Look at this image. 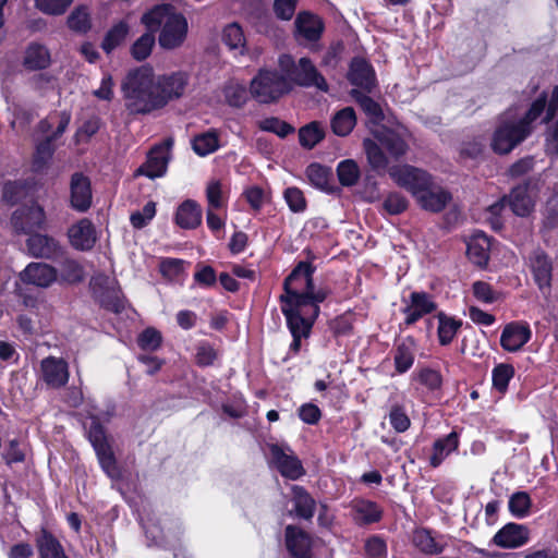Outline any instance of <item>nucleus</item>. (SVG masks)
Wrapping results in <instances>:
<instances>
[{
    "mask_svg": "<svg viewBox=\"0 0 558 558\" xmlns=\"http://www.w3.org/2000/svg\"><path fill=\"white\" fill-rule=\"evenodd\" d=\"M313 272L311 264L301 262L284 280V293L280 296L281 311L293 338L290 351L294 354L300 351L302 339L310 337L319 304L328 295L326 289L314 286Z\"/></svg>",
    "mask_w": 558,
    "mask_h": 558,
    "instance_id": "nucleus-1",
    "label": "nucleus"
},
{
    "mask_svg": "<svg viewBox=\"0 0 558 558\" xmlns=\"http://www.w3.org/2000/svg\"><path fill=\"white\" fill-rule=\"evenodd\" d=\"M545 108H547L545 120L554 119L558 111V86L553 88L548 100L545 95H542L523 116L513 110L505 112L499 118L492 136L493 150L500 155L510 153L530 135L533 122L541 117Z\"/></svg>",
    "mask_w": 558,
    "mask_h": 558,
    "instance_id": "nucleus-2",
    "label": "nucleus"
},
{
    "mask_svg": "<svg viewBox=\"0 0 558 558\" xmlns=\"http://www.w3.org/2000/svg\"><path fill=\"white\" fill-rule=\"evenodd\" d=\"M125 108L132 114H147L160 109L155 74L149 66L131 71L122 83Z\"/></svg>",
    "mask_w": 558,
    "mask_h": 558,
    "instance_id": "nucleus-3",
    "label": "nucleus"
},
{
    "mask_svg": "<svg viewBox=\"0 0 558 558\" xmlns=\"http://www.w3.org/2000/svg\"><path fill=\"white\" fill-rule=\"evenodd\" d=\"M142 24L150 32L160 31L158 41L163 49L180 47L187 35L186 19L170 4H158L143 14Z\"/></svg>",
    "mask_w": 558,
    "mask_h": 558,
    "instance_id": "nucleus-4",
    "label": "nucleus"
},
{
    "mask_svg": "<svg viewBox=\"0 0 558 558\" xmlns=\"http://www.w3.org/2000/svg\"><path fill=\"white\" fill-rule=\"evenodd\" d=\"M279 69L289 80L290 89L294 84L305 87H316L322 92L328 90V84L317 71L312 61L301 58L298 63L289 54H282L278 60Z\"/></svg>",
    "mask_w": 558,
    "mask_h": 558,
    "instance_id": "nucleus-5",
    "label": "nucleus"
},
{
    "mask_svg": "<svg viewBox=\"0 0 558 558\" xmlns=\"http://www.w3.org/2000/svg\"><path fill=\"white\" fill-rule=\"evenodd\" d=\"M290 84L286 74L280 71L260 69L252 78L250 93L260 104H269L289 93Z\"/></svg>",
    "mask_w": 558,
    "mask_h": 558,
    "instance_id": "nucleus-6",
    "label": "nucleus"
},
{
    "mask_svg": "<svg viewBox=\"0 0 558 558\" xmlns=\"http://www.w3.org/2000/svg\"><path fill=\"white\" fill-rule=\"evenodd\" d=\"M267 459L270 468L276 469L283 477L298 480L304 474L300 459L287 444H267Z\"/></svg>",
    "mask_w": 558,
    "mask_h": 558,
    "instance_id": "nucleus-7",
    "label": "nucleus"
},
{
    "mask_svg": "<svg viewBox=\"0 0 558 558\" xmlns=\"http://www.w3.org/2000/svg\"><path fill=\"white\" fill-rule=\"evenodd\" d=\"M389 175L396 184L409 191L415 199L432 179L424 170L409 165L391 167Z\"/></svg>",
    "mask_w": 558,
    "mask_h": 558,
    "instance_id": "nucleus-8",
    "label": "nucleus"
},
{
    "mask_svg": "<svg viewBox=\"0 0 558 558\" xmlns=\"http://www.w3.org/2000/svg\"><path fill=\"white\" fill-rule=\"evenodd\" d=\"M94 293L104 307L117 314L125 308V302L121 295V291L113 278L105 275L93 277L90 282Z\"/></svg>",
    "mask_w": 558,
    "mask_h": 558,
    "instance_id": "nucleus-9",
    "label": "nucleus"
},
{
    "mask_svg": "<svg viewBox=\"0 0 558 558\" xmlns=\"http://www.w3.org/2000/svg\"><path fill=\"white\" fill-rule=\"evenodd\" d=\"M376 140L389 151V154L399 158L404 155L408 148L405 136L408 131L402 125H397L396 129H388L386 126H378L374 131Z\"/></svg>",
    "mask_w": 558,
    "mask_h": 558,
    "instance_id": "nucleus-10",
    "label": "nucleus"
},
{
    "mask_svg": "<svg viewBox=\"0 0 558 558\" xmlns=\"http://www.w3.org/2000/svg\"><path fill=\"white\" fill-rule=\"evenodd\" d=\"M157 96L160 98V109L169 101L180 98L185 89L187 78L183 73H172L156 77Z\"/></svg>",
    "mask_w": 558,
    "mask_h": 558,
    "instance_id": "nucleus-11",
    "label": "nucleus"
},
{
    "mask_svg": "<svg viewBox=\"0 0 558 558\" xmlns=\"http://www.w3.org/2000/svg\"><path fill=\"white\" fill-rule=\"evenodd\" d=\"M530 541V529L524 524L508 523L493 537V543L507 549L519 548Z\"/></svg>",
    "mask_w": 558,
    "mask_h": 558,
    "instance_id": "nucleus-12",
    "label": "nucleus"
},
{
    "mask_svg": "<svg viewBox=\"0 0 558 558\" xmlns=\"http://www.w3.org/2000/svg\"><path fill=\"white\" fill-rule=\"evenodd\" d=\"M529 265L534 282L544 295L548 294L553 277L551 260L544 252L535 251L530 256Z\"/></svg>",
    "mask_w": 558,
    "mask_h": 558,
    "instance_id": "nucleus-13",
    "label": "nucleus"
},
{
    "mask_svg": "<svg viewBox=\"0 0 558 558\" xmlns=\"http://www.w3.org/2000/svg\"><path fill=\"white\" fill-rule=\"evenodd\" d=\"M532 331L526 323L513 322L507 324L500 336V345L505 351L517 352L530 341Z\"/></svg>",
    "mask_w": 558,
    "mask_h": 558,
    "instance_id": "nucleus-14",
    "label": "nucleus"
},
{
    "mask_svg": "<svg viewBox=\"0 0 558 558\" xmlns=\"http://www.w3.org/2000/svg\"><path fill=\"white\" fill-rule=\"evenodd\" d=\"M169 159V147L166 145L156 146L149 151L146 162L136 170L135 174L145 175L149 179L161 178L167 172Z\"/></svg>",
    "mask_w": 558,
    "mask_h": 558,
    "instance_id": "nucleus-15",
    "label": "nucleus"
},
{
    "mask_svg": "<svg viewBox=\"0 0 558 558\" xmlns=\"http://www.w3.org/2000/svg\"><path fill=\"white\" fill-rule=\"evenodd\" d=\"M436 303L433 298L426 292L414 291L405 301L403 313L405 315L404 323L412 325L424 315H427L436 310Z\"/></svg>",
    "mask_w": 558,
    "mask_h": 558,
    "instance_id": "nucleus-16",
    "label": "nucleus"
},
{
    "mask_svg": "<svg viewBox=\"0 0 558 558\" xmlns=\"http://www.w3.org/2000/svg\"><path fill=\"white\" fill-rule=\"evenodd\" d=\"M70 244L78 251H89L94 247L97 236L94 225L84 218L71 226L68 230Z\"/></svg>",
    "mask_w": 558,
    "mask_h": 558,
    "instance_id": "nucleus-17",
    "label": "nucleus"
},
{
    "mask_svg": "<svg viewBox=\"0 0 558 558\" xmlns=\"http://www.w3.org/2000/svg\"><path fill=\"white\" fill-rule=\"evenodd\" d=\"M286 545L293 558H313L312 537L296 526L289 525L286 529Z\"/></svg>",
    "mask_w": 558,
    "mask_h": 558,
    "instance_id": "nucleus-18",
    "label": "nucleus"
},
{
    "mask_svg": "<svg viewBox=\"0 0 558 558\" xmlns=\"http://www.w3.org/2000/svg\"><path fill=\"white\" fill-rule=\"evenodd\" d=\"M348 78L352 85L365 92H372L376 86L375 71L363 58H354L351 61Z\"/></svg>",
    "mask_w": 558,
    "mask_h": 558,
    "instance_id": "nucleus-19",
    "label": "nucleus"
},
{
    "mask_svg": "<svg viewBox=\"0 0 558 558\" xmlns=\"http://www.w3.org/2000/svg\"><path fill=\"white\" fill-rule=\"evenodd\" d=\"M11 221L17 231L29 232L44 225L45 211L39 205L32 204L29 207L15 210Z\"/></svg>",
    "mask_w": 558,
    "mask_h": 558,
    "instance_id": "nucleus-20",
    "label": "nucleus"
},
{
    "mask_svg": "<svg viewBox=\"0 0 558 558\" xmlns=\"http://www.w3.org/2000/svg\"><path fill=\"white\" fill-rule=\"evenodd\" d=\"M490 248L492 241L484 232H475L466 241V255L470 262L481 268L487 266Z\"/></svg>",
    "mask_w": 558,
    "mask_h": 558,
    "instance_id": "nucleus-21",
    "label": "nucleus"
},
{
    "mask_svg": "<svg viewBox=\"0 0 558 558\" xmlns=\"http://www.w3.org/2000/svg\"><path fill=\"white\" fill-rule=\"evenodd\" d=\"M25 283L47 288L57 280V270L44 263L29 264L20 275Z\"/></svg>",
    "mask_w": 558,
    "mask_h": 558,
    "instance_id": "nucleus-22",
    "label": "nucleus"
},
{
    "mask_svg": "<svg viewBox=\"0 0 558 558\" xmlns=\"http://www.w3.org/2000/svg\"><path fill=\"white\" fill-rule=\"evenodd\" d=\"M71 205L77 211H86L92 205V187L88 178L75 173L71 179Z\"/></svg>",
    "mask_w": 558,
    "mask_h": 558,
    "instance_id": "nucleus-23",
    "label": "nucleus"
},
{
    "mask_svg": "<svg viewBox=\"0 0 558 558\" xmlns=\"http://www.w3.org/2000/svg\"><path fill=\"white\" fill-rule=\"evenodd\" d=\"M450 199V194L441 187L434 185L430 179L422 194L417 196L416 202L425 210L437 213L442 210Z\"/></svg>",
    "mask_w": 558,
    "mask_h": 558,
    "instance_id": "nucleus-24",
    "label": "nucleus"
},
{
    "mask_svg": "<svg viewBox=\"0 0 558 558\" xmlns=\"http://www.w3.org/2000/svg\"><path fill=\"white\" fill-rule=\"evenodd\" d=\"M44 380L52 387H61L69 380L68 364L62 359L46 357L41 361Z\"/></svg>",
    "mask_w": 558,
    "mask_h": 558,
    "instance_id": "nucleus-25",
    "label": "nucleus"
},
{
    "mask_svg": "<svg viewBox=\"0 0 558 558\" xmlns=\"http://www.w3.org/2000/svg\"><path fill=\"white\" fill-rule=\"evenodd\" d=\"M27 247L35 257L52 259L62 255L60 244L53 238L44 234L31 235L27 240Z\"/></svg>",
    "mask_w": 558,
    "mask_h": 558,
    "instance_id": "nucleus-26",
    "label": "nucleus"
},
{
    "mask_svg": "<svg viewBox=\"0 0 558 558\" xmlns=\"http://www.w3.org/2000/svg\"><path fill=\"white\" fill-rule=\"evenodd\" d=\"M459 444V434L456 430L436 439L429 457L430 465L433 468L439 466L452 452L458 450Z\"/></svg>",
    "mask_w": 558,
    "mask_h": 558,
    "instance_id": "nucleus-27",
    "label": "nucleus"
},
{
    "mask_svg": "<svg viewBox=\"0 0 558 558\" xmlns=\"http://www.w3.org/2000/svg\"><path fill=\"white\" fill-rule=\"evenodd\" d=\"M412 542L417 549L428 555L440 554L448 545V541L444 535H433L424 529L414 531Z\"/></svg>",
    "mask_w": 558,
    "mask_h": 558,
    "instance_id": "nucleus-28",
    "label": "nucleus"
},
{
    "mask_svg": "<svg viewBox=\"0 0 558 558\" xmlns=\"http://www.w3.org/2000/svg\"><path fill=\"white\" fill-rule=\"evenodd\" d=\"M296 33L307 41H316L324 29L322 20L312 13L302 12L295 20Z\"/></svg>",
    "mask_w": 558,
    "mask_h": 558,
    "instance_id": "nucleus-29",
    "label": "nucleus"
},
{
    "mask_svg": "<svg viewBox=\"0 0 558 558\" xmlns=\"http://www.w3.org/2000/svg\"><path fill=\"white\" fill-rule=\"evenodd\" d=\"M508 204L517 216L525 217L534 208V198L530 193L527 185L514 187L508 196Z\"/></svg>",
    "mask_w": 558,
    "mask_h": 558,
    "instance_id": "nucleus-30",
    "label": "nucleus"
},
{
    "mask_svg": "<svg viewBox=\"0 0 558 558\" xmlns=\"http://www.w3.org/2000/svg\"><path fill=\"white\" fill-rule=\"evenodd\" d=\"M352 519L356 524L365 525L378 522L381 518V509L369 500H354L352 502Z\"/></svg>",
    "mask_w": 558,
    "mask_h": 558,
    "instance_id": "nucleus-31",
    "label": "nucleus"
},
{
    "mask_svg": "<svg viewBox=\"0 0 558 558\" xmlns=\"http://www.w3.org/2000/svg\"><path fill=\"white\" fill-rule=\"evenodd\" d=\"M147 539L155 545L167 547L168 549L178 550L182 548L181 532H168L163 535V530L157 524L144 525Z\"/></svg>",
    "mask_w": 558,
    "mask_h": 558,
    "instance_id": "nucleus-32",
    "label": "nucleus"
},
{
    "mask_svg": "<svg viewBox=\"0 0 558 558\" xmlns=\"http://www.w3.org/2000/svg\"><path fill=\"white\" fill-rule=\"evenodd\" d=\"M175 222L183 229H193L202 222V211L196 202L187 199L177 209Z\"/></svg>",
    "mask_w": 558,
    "mask_h": 558,
    "instance_id": "nucleus-33",
    "label": "nucleus"
},
{
    "mask_svg": "<svg viewBox=\"0 0 558 558\" xmlns=\"http://www.w3.org/2000/svg\"><path fill=\"white\" fill-rule=\"evenodd\" d=\"M292 501L294 509L291 513L304 520H310L314 515L315 500L310 494L301 486H292Z\"/></svg>",
    "mask_w": 558,
    "mask_h": 558,
    "instance_id": "nucleus-34",
    "label": "nucleus"
},
{
    "mask_svg": "<svg viewBox=\"0 0 558 558\" xmlns=\"http://www.w3.org/2000/svg\"><path fill=\"white\" fill-rule=\"evenodd\" d=\"M416 343L412 337L403 339L396 349L395 365L396 369L402 374L408 372L414 363Z\"/></svg>",
    "mask_w": 558,
    "mask_h": 558,
    "instance_id": "nucleus-35",
    "label": "nucleus"
},
{
    "mask_svg": "<svg viewBox=\"0 0 558 558\" xmlns=\"http://www.w3.org/2000/svg\"><path fill=\"white\" fill-rule=\"evenodd\" d=\"M356 125V114L353 108L345 107L337 111L331 120L330 128L337 136H348Z\"/></svg>",
    "mask_w": 558,
    "mask_h": 558,
    "instance_id": "nucleus-36",
    "label": "nucleus"
},
{
    "mask_svg": "<svg viewBox=\"0 0 558 558\" xmlns=\"http://www.w3.org/2000/svg\"><path fill=\"white\" fill-rule=\"evenodd\" d=\"M50 64L48 49L39 44H31L25 50L23 65L31 71L46 69Z\"/></svg>",
    "mask_w": 558,
    "mask_h": 558,
    "instance_id": "nucleus-37",
    "label": "nucleus"
},
{
    "mask_svg": "<svg viewBox=\"0 0 558 558\" xmlns=\"http://www.w3.org/2000/svg\"><path fill=\"white\" fill-rule=\"evenodd\" d=\"M39 558H68L61 544L47 531L37 538Z\"/></svg>",
    "mask_w": 558,
    "mask_h": 558,
    "instance_id": "nucleus-38",
    "label": "nucleus"
},
{
    "mask_svg": "<svg viewBox=\"0 0 558 558\" xmlns=\"http://www.w3.org/2000/svg\"><path fill=\"white\" fill-rule=\"evenodd\" d=\"M225 99L232 107H241L248 99L246 85L235 78L229 80L222 89Z\"/></svg>",
    "mask_w": 558,
    "mask_h": 558,
    "instance_id": "nucleus-39",
    "label": "nucleus"
},
{
    "mask_svg": "<svg viewBox=\"0 0 558 558\" xmlns=\"http://www.w3.org/2000/svg\"><path fill=\"white\" fill-rule=\"evenodd\" d=\"M219 146V134L214 130L201 133L192 141L195 154L202 157L215 153Z\"/></svg>",
    "mask_w": 558,
    "mask_h": 558,
    "instance_id": "nucleus-40",
    "label": "nucleus"
},
{
    "mask_svg": "<svg viewBox=\"0 0 558 558\" xmlns=\"http://www.w3.org/2000/svg\"><path fill=\"white\" fill-rule=\"evenodd\" d=\"M222 40L231 50H234L241 54L245 50V35L242 27L236 23L229 24L225 27Z\"/></svg>",
    "mask_w": 558,
    "mask_h": 558,
    "instance_id": "nucleus-41",
    "label": "nucleus"
},
{
    "mask_svg": "<svg viewBox=\"0 0 558 558\" xmlns=\"http://www.w3.org/2000/svg\"><path fill=\"white\" fill-rule=\"evenodd\" d=\"M324 136V129L318 122H311L299 130L300 144L307 149L315 147Z\"/></svg>",
    "mask_w": 558,
    "mask_h": 558,
    "instance_id": "nucleus-42",
    "label": "nucleus"
},
{
    "mask_svg": "<svg viewBox=\"0 0 558 558\" xmlns=\"http://www.w3.org/2000/svg\"><path fill=\"white\" fill-rule=\"evenodd\" d=\"M438 339L440 344L447 345L449 344L456 337L459 328L461 327V322L457 320L452 317H449L442 313L438 314Z\"/></svg>",
    "mask_w": 558,
    "mask_h": 558,
    "instance_id": "nucleus-43",
    "label": "nucleus"
},
{
    "mask_svg": "<svg viewBox=\"0 0 558 558\" xmlns=\"http://www.w3.org/2000/svg\"><path fill=\"white\" fill-rule=\"evenodd\" d=\"M337 174L342 185L352 186L360 178V169L354 160L345 159L339 162L337 167Z\"/></svg>",
    "mask_w": 558,
    "mask_h": 558,
    "instance_id": "nucleus-44",
    "label": "nucleus"
},
{
    "mask_svg": "<svg viewBox=\"0 0 558 558\" xmlns=\"http://www.w3.org/2000/svg\"><path fill=\"white\" fill-rule=\"evenodd\" d=\"M532 501L527 493H514L509 499V510L518 519H523L530 514Z\"/></svg>",
    "mask_w": 558,
    "mask_h": 558,
    "instance_id": "nucleus-45",
    "label": "nucleus"
},
{
    "mask_svg": "<svg viewBox=\"0 0 558 558\" xmlns=\"http://www.w3.org/2000/svg\"><path fill=\"white\" fill-rule=\"evenodd\" d=\"M154 32L147 29L131 47V54L137 61H143L149 57L153 47L155 46Z\"/></svg>",
    "mask_w": 558,
    "mask_h": 558,
    "instance_id": "nucleus-46",
    "label": "nucleus"
},
{
    "mask_svg": "<svg viewBox=\"0 0 558 558\" xmlns=\"http://www.w3.org/2000/svg\"><path fill=\"white\" fill-rule=\"evenodd\" d=\"M310 183L319 189L327 190L329 185L330 170L319 163H311L306 169Z\"/></svg>",
    "mask_w": 558,
    "mask_h": 558,
    "instance_id": "nucleus-47",
    "label": "nucleus"
},
{
    "mask_svg": "<svg viewBox=\"0 0 558 558\" xmlns=\"http://www.w3.org/2000/svg\"><path fill=\"white\" fill-rule=\"evenodd\" d=\"M363 146L367 156V160L373 169H385L388 166V159L386 155L373 140H364Z\"/></svg>",
    "mask_w": 558,
    "mask_h": 558,
    "instance_id": "nucleus-48",
    "label": "nucleus"
},
{
    "mask_svg": "<svg viewBox=\"0 0 558 558\" xmlns=\"http://www.w3.org/2000/svg\"><path fill=\"white\" fill-rule=\"evenodd\" d=\"M161 342V332L154 327H147L137 337V344L144 351H157L160 348Z\"/></svg>",
    "mask_w": 558,
    "mask_h": 558,
    "instance_id": "nucleus-49",
    "label": "nucleus"
},
{
    "mask_svg": "<svg viewBox=\"0 0 558 558\" xmlns=\"http://www.w3.org/2000/svg\"><path fill=\"white\" fill-rule=\"evenodd\" d=\"M352 96L374 123H379L383 120L381 108L375 100L357 90H352Z\"/></svg>",
    "mask_w": 558,
    "mask_h": 558,
    "instance_id": "nucleus-50",
    "label": "nucleus"
},
{
    "mask_svg": "<svg viewBox=\"0 0 558 558\" xmlns=\"http://www.w3.org/2000/svg\"><path fill=\"white\" fill-rule=\"evenodd\" d=\"M414 378L428 390L435 391L441 388L442 376L436 369L423 367L413 374Z\"/></svg>",
    "mask_w": 558,
    "mask_h": 558,
    "instance_id": "nucleus-51",
    "label": "nucleus"
},
{
    "mask_svg": "<svg viewBox=\"0 0 558 558\" xmlns=\"http://www.w3.org/2000/svg\"><path fill=\"white\" fill-rule=\"evenodd\" d=\"M185 262L179 258H162L159 263L161 275L168 280H178L184 274Z\"/></svg>",
    "mask_w": 558,
    "mask_h": 558,
    "instance_id": "nucleus-52",
    "label": "nucleus"
},
{
    "mask_svg": "<svg viewBox=\"0 0 558 558\" xmlns=\"http://www.w3.org/2000/svg\"><path fill=\"white\" fill-rule=\"evenodd\" d=\"M128 25L123 22L114 25L106 35L102 41V49L110 53L117 46H119L128 34Z\"/></svg>",
    "mask_w": 558,
    "mask_h": 558,
    "instance_id": "nucleus-53",
    "label": "nucleus"
},
{
    "mask_svg": "<svg viewBox=\"0 0 558 558\" xmlns=\"http://www.w3.org/2000/svg\"><path fill=\"white\" fill-rule=\"evenodd\" d=\"M208 208L219 209L225 206V190L219 180H211L206 186Z\"/></svg>",
    "mask_w": 558,
    "mask_h": 558,
    "instance_id": "nucleus-54",
    "label": "nucleus"
},
{
    "mask_svg": "<svg viewBox=\"0 0 558 558\" xmlns=\"http://www.w3.org/2000/svg\"><path fill=\"white\" fill-rule=\"evenodd\" d=\"M52 138L49 136L39 143L36 147L33 167L36 171L43 170L53 154V147H52Z\"/></svg>",
    "mask_w": 558,
    "mask_h": 558,
    "instance_id": "nucleus-55",
    "label": "nucleus"
},
{
    "mask_svg": "<svg viewBox=\"0 0 558 558\" xmlns=\"http://www.w3.org/2000/svg\"><path fill=\"white\" fill-rule=\"evenodd\" d=\"M73 0H35V8L47 15H62Z\"/></svg>",
    "mask_w": 558,
    "mask_h": 558,
    "instance_id": "nucleus-56",
    "label": "nucleus"
},
{
    "mask_svg": "<svg viewBox=\"0 0 558 558\" xmlns=\"http://www.w3.org/2000/svg\"><path fill=\"white\" fill-rule=\"evenodd\" d=\"M514 375V369L509 364H499L493 369V385L500 392L508 388L510 379Z\"/></svg>",
    "mask_w": 558,
    "mask_h": 558,
    "instance_id": "nucleus-57",
    "label": "nucleus"
},
{
    "mask_svg": "<svg viewBox=\"0 0 558 558\" xmlns=\"http://www.w3.org/2000/svg\"><path fill=\"white\" fill-rule=\"evenodd\" d=\"M95 451L99 460V463L102 470L106 472V474L110 477L117 476V463L110 446L108 445Z\"/></svg>",
    "mask_w": 558,
    "mask_h": 558,
    "instance_id": "nucleus-58",
    "label": "nucleus"
},
{
    "mask_svg": "<svg viewBox=\"0 0 558 558\" xmlns=\"http://www.w3.org/2000/svg\"><path fill=\"white\" fill-rule=\"evenodd\" d=\"M259 128L263 131L275 133L280 137H286L288 134L294 131L290 124L281 121L278 118H268L260 121Z\"/></svg>",
    "mask_w": 558,
    "mask_h": 558,
    "instance_id": "nucleus-59",
    "label": "nucleus"
},
{
    "mask_svg": "<svg viewBox=\"0 0 558 558\" xmlns=\"http://www.w3.org/2000/svg\"><path fill=\"white\" fill-rule=\"evenodd\" d=\"M88 439L95 450L109 445L104 427L98 423L94 415L90 416V424L88 426Z\"/></svg>",
    "mask_w": 558,
    "mask_h": 558,
    "instance_id": "nucleus-60",
    "label": "nucleus"
},
{
    "mask_svg": "<svg viewBox=\"0 0 558 558\" xmlns=\"http://www.w3.org/2000/svg\"><path fill=\"white\" fill-rule=\"evenodd\" d=\"M286 203L293 213H302L306 208L303 192L298 187H288L283 193Z\"/></svg>",
    "mask_w": 558,
    "mask_h": 558,
    "instance_id": "nucleus-61",
    "label": "nucleus"
},
{
    "mask_svg": "<svg viewBox=\"0 0 558 558\" xmlns=\"http://www.w3.org/2000/svg\"><path fill=\"white\" fill-rule=\"evenodd\" d=\"M69 27L76 32H86L90 27L89 14L85 8L74 10L68 19Z\"/></svg>",
    "mask_w": 558,
    "mask_h": 558,
    "instance_id": "nucleus-62",
    "label": "nucleus"
},
{
    "mask_svg": "<svg viewBox=\"0 0 558 558\" xmlns=\"http://www.w3.org/2000/svg\"><path fill=\"white\" fill-rule=\"evenodd\" d=\"M364 548L368 558H386L387 556V545L378 535L367 538Z\"/></svg>",
    "mask_w": 558,
    "mask_h": 558,
    "instance_id": "nucleus-63",
    "label": "nucleus"
},
{
    "mask_svg": "<svg viewBox=\"0 0 558 558\" xmlns=\"http://www.w3.org/2000/svg\"><path fill=\"white\" fill-rule=\"evenodd\" d=\"M26 195V185L22 182H7L3 185L2 198L10 204L16 203Z\"/></svg>",
    "mask_w": 558,
    "mask_h": 558,
    "instance_id": "nucleus-64",
    "label": "nucleus"
}]
</instances>
